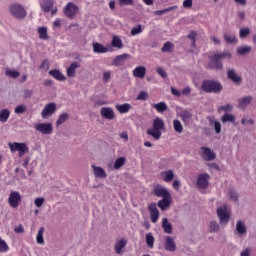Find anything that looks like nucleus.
<instances>
[{"mask_svg":"<svg viewBox=\"0 0 256 256\" xmlns=\"http://www.w3.org/2000/svg\"><path fill=\"white\" fill-rule=\"evenodd\" d=\"M10 116H11V111H9L8 109L1 110L0 111V122L7 123Z\"/></svg>","mask_w":256,"mask_h":256,"instance_id":"31","label":"nucleus"},{"mask_svg":"<svg viewBox=\"0 0 256 256\" xmlns=\"http://www.w3.org/2000/svg\"><path fill=\"white\" fill-rule=\"evenodd\" d=\"M252 50L251 46H240L237 48V54L244 56L249 55V52Z\"/></svg>","mask_w":256,"mask_h":256,"instance_id":"37","label":"nucleus"},{"mask_svg":"<svg viewBox=\"0 0 256 256\" xmlns=\"http://www.w3.org/2000/svg\"><path fill=\"white\" fill-rule=\"evenodd\" d=\"M173 49V43L166 42L164 43L163 47L161 48L162 53H169Z\"/></svg>","mask_w":256,"mask_h":256,"instance_id":"54","label":"nucleus"},{"mask_svg":"<svg viewBox=\"0 0 256 256\" xmlns=\"http://www.w3.org/2000/svg\"><path fill=\"white\" fill-rule=\"evenodd\" d=\"M55 5V1L53 0H43V2L40 4V7L44 13L51 12V9H53V6Z\"/></svg>","mask_w":256,"mask_h":256,"instance_id":"25","label":"nucleus"},{"mask_svg":"<svg viewBox=\"0 0 256 256\" xmlns=\"http://www.w3.org/2000/svg\"><path fill=\"white\" fill-rule=\"evenodd\" d=\"M100 115L101 117H104V119H108L109 121L115 119V112L113 111V108H109V107L101 108Z\"/></svg>","mask_w":256,"mask_h":256,"instance_id":"15","label":"nucleus"},{"mask_svg":"<svg viewBox=\"0 0 256 256\" xmlns=\"http://www.w3.org/2000/svg\"><path fill=\"white\" fill-rule=\"evenodd\" d=\"M34 129L42 135H51L53 133V124L52 123H37L34 126Z\"/></svg>","mask_w":256,"mask_h":256,"instance_id":"6","label":"nucleus"},{"mask_svg":"<svg viewBox=\"0 0 256 256\" xmlns=\"http://www.w3.org/2000/svg\"><path fill=\"white\" fill-rule=\"evenodd\" d=\"M112 47H116V49H123V40L119 36H114L112 38Z\"/></svg>","mask_w":256,"mask_h":256,"instance_id":"35","label":"nucleus"},{"mask_svg":"<svg viewBox=\"0 0 256 256\" xmlns=\"http://www.w3.org/2000/svg\"><path fill=\"white\" fill-rule=\"evenodd\" d=\"M162 228L168 235H171V233H173V225L171 224V222H169V219L167 218L162 219Z\"/></svg>","mask_w":256,"mask_h":256,"instance_id":"27","label":"nucleus"},{"mask_svg":"<svg viewBox=\"0 0 256 256\" xmlns=\"http://www.w3.org/2000/svg\"><path fill=\"white\" fill-rule=\"evenodd\" d=\"M10 14L15 19H25L27 17V10L21 4H12L10 6Z\"/></svg>","mask_w":256,"mask_h":256,"instance_id":"4","label":"nucleus"},{"mask_svg":"<svg viewBox=\"0 0 256 256\" xmlns=\"http://www.w3.org/2000/svg\"><path fill=\"white\" fill-rule=\"evenodd\" d=\"M148 210L150 211V219L153 223L159 220V209H157V204L151 203L148 206Z\"/></svg>","mask_w":256,"mask_h":256,"instance_id":"14","label":"nucleus"},{"mask_svg":"<svg viewBox=\"0 0 256 256\" xmlns=\"http://www.w3.org/2000/svg\"><path fill=\"white\" fill-rule=\"evenodd\" d=\"M171 206V196H167L158 201V207L161 211H167Z\"/></svg>","mask_w":256,"mask_h":256,"instance_id":"21","label":"nucleus"},{"mask_svg":"<svg viewBox=\"0 0 256 256\" xmlns=\"http://www.w3.org/2000/svg\"><path fill=\"white\" fill-rule=\"evenodd\" d=\"M251 35V29L249 28H241L239 32L240 39H245V37H249Z\"/></svg>","mask_w":256,"mask_h":256,"instance_id":"47","label":"nucleus"},{"mask_svg":"<svg viewBox=\"0 0 256 256\" xmlns=\"http://www.w3.org/2000/svg\"><path fill=\"white\" fill-rule=\"evenodd\" d=\"M126 161H127V159L125 157L117 158L114 162V169H121V167H123V165H125Z\"/></svg>","mask_w":256,"mask_h":256,"instance_id":"40","label":"nucleus"},{"mask_svg":"<svg viewBox=\"0 0 256 256\" xmlns=\"http://www.w3.org/2000/svg\"><path fill=\"white\" fill-rule=\"evenodd\" d=\"M10 151L15 152L18 151L20 157H23L25 153L29 152V147H27V144L25 143H18L15 142L13 144H9Z\"/></svg>","mask_w":256,"mask_h":256,"instance_id":"8","label":"nucleus"},{"mask_svg":"<svg viewBox=\"0 0 256 256\" xmlns=\"http://www.w3.org/2000/svg\"><path fill=\"white\" fill-rule=\"evenodd\" d=\"M116 109L117 111H119V113H129V109H131V104H118L116 105Z\"/></svg>","mask_w":256,"mask_h":256,"instance_id":"34","label":"nucleus"},{"mask_svg":"<svg viewBox=\"0 0 256 256\" xmlns=\"http://www.w3.org/2000/svg\"><path fill=\"white\" fill-rule=\"evenodd\" d=\"M127 247V240L121 238L114 245V251L117 255H123V250Z\"/></svg>","mask_w":256,"mask_h":256,"instance_id":"16","label":"nucleus"},{"mask_svg":"<svg viewBox=\"0 0 256 256\" xmlns=\"http://www.w3.org/2000/svg\"><path fill=\"white\" fill-rule=\"evenodd\" d=\"M92 169L94 171L95 177L98 179H107V172H105V169L95 165H92Z\"/></svg>","mask_w":256,"mask_h":256,"instance_id":"22","label":"nucleus"},{"mask_svg":"<svg viewBox=\"0 0 256 256\" xmlns=\"http://www.w3.org/2000/svg\"><path fill=\"white\" fill-rule=\"evenodd\" d=\"M34 203L36 207H43V204L45 203V198L38 197L34 200Z\"/></svg>","mask_w":256,"mask_h":256,"instance_id":"57","label":"nucleus"},{"mask_svg":"<svg viewBox=\"0 0 256 256\" xmlns=\"http://www.w3.org/2000/svg\"><path fill=\"white\" fill-rule=\"evenodd\" d=\"M177 9H179L178 6H171V7L165 8L163 10H157L154 13L156 15L161 16V15H165V13H171V11H177Z\"/></svg>","mask_w":256,"mask_h":256,"instance_id":"36","label":"nucleus"},{"mask_svg":"<svg viewBox=\"0 0 256 256\" xmlns=\"http://www.w3.org/2000/svg\"><path fill=\"white\" fill-rule=\"evenodd\" d=\"M8 203L10 207H13L14 209L19 207V203H21V194L16 191L11 192L8 198Z\"/></svg>","mask_w":256,"mask_h":256,"instance_id":"9","label":"nucleus"},{"mask_svg":"<svg viewBox=\"0 0 256 256\" xmlns=\"http://www.w3.org/2000/svg\"><path fill=\"white\" fill-rule=\"evenodd\" d=\"M240 256H251V250L249 248H246L240 253Z\"/></svg>","mask_w":256,"mask_h":256,"instance_id":"64","label":"nucleus"},{"mask_svg":"<svg viewBox=\"0 0 256 256\" xmlns=\"http://www.w3.org/2000/svg\"><path fill=\"white\" fill-rule=\"evenodd\" d=\"M217 216L220 219V223H225V206L217 208Z\"/></svg>","mask_w":256,"mask_h":256,"instance_id":"41","label":"nucleus"},{"mask_svg":"<svg viewBox=\"0 0 256 256\" xmlns=\"http://www.w3.org/2000/svg\"><path fill=\"white\" fill-rule=\"evenodd\" d=\"M231 215H232L231 207L226 206L225 207V222L226 223L231 220Z\"/></svg>","mask_w":256,"mask_h":256,"instance_id":"55","label":"nucleus"},{"mask_svg":"<svg viewBox=\"0 0 256 256\" xmlns=\"http://www.w3.org/2000/svg\"><path fill=\"white\" fill-rule=\"evenodd\" d=\"M209 123L212 125L215 129L216 133H221V123L219 121H216L214 117H209Z\"/></svg>","mask_w":256,"mask_h":256,"instance_id":"33","label":"nucleus"},{"mask_svg":"<svg viewBox=\"0 0 256 256\" xmlns=\"http://www.w3.org/2000/svg\"><path fill=\"white\" fill-rule=\"evenodd\" d=\"M45 233V227H41L38 230V234L36 236V242L38 245H45V239L43 238V234Z\"/></svg>","mask_w":256,"mask_h":256,"instance_id":"32","label":"nucleus"},{"mask_svg":"<svg viewBox=\"0 0 256 256\" xmlns=\"http://www.w3.org/2000/svg\"><path fill=\"white\" fill-rule=\"evenodd\" d=\"M57 110V104L55 103H49L47 104L43 110H42V119H47V117H51V115H53V113H55V111Z\"/></svg>","mask_w":256,"mask_h":256,"instance_id":"11","label":"nucleus"},{"mask_svg":"<svg viewBox=\"0 0 256 256\" xmlns=\"http://www.w3.org/2000/svg\"><path fill=\"white\" fill-rule=\"evenodd\" d=\"M202 89L205 93H221L223 91V85L215 80H205L202 83Z\"/></svg>","mask_w":256,"mask_h":256,"instance_id":"3","label":"nucleus"},{"mask_svg":"<svg viewBox=\"0 0 256 256\" xmlns=\"http://www.w3.org/2000/svg\"><path fill=\"white\" fill-rule=\"evenodd\" d=\"M49 75H51V77L56 79V81H66V79H67L65 77V75H63V73H61V71H59L57 69L50 70Z\"/></svg>","mask_w":256,"mask_h":256,"instance_id":"26","label":"nucleus"},{"mask_svg":"<svg viewBox=\"0 0 256 256\" xmlns=\"http://www.w3.org/2000/svg\"><path fill=\"white\" fill-rule=\"evenodd\" d=\"M147 97H149V94L145 91H141L139 95L137 96L138 101H147Z\"/></svg>","mask_w":256,"mask_h":256,"instance_id":"56","label":"nucleus"},{"mask_svg":"<svg viewBox=\"0 0 256 256\" xmlns=\"http://www.w3.org/2000/svg\"><path fill=\"white\" fill-rule=\"evenodd\" d=\"M225 39H226V41H227V43H237V37H235V36H226L225 37Z\"/></svg>","mask_w":256,"mask_h":256,"instance_id":"62","label":"nucleus"},{"mask_svg":"<svg viewBox=\"0 0 256 256\" xmlns=\"http://www.w3.org/2000/svg\"><path fill=\"white\" fill-rule=\"evenodd\" d=\"M253 102L252 96H246L238 100V107L239 109H245L246 107H249L251 103Z\"/></svg>","mask_w":256,"mask_h":256,"instance_id":"23","label":"nucleus"},{"mask_svg":"<svg viewBox=\"0 0 256 256\" xmlns=\"http://www.w3.org/2000/svg\"><path fill=\"white\" fill-rule=\"evenodd\" d=\"M39 37L43 40L49 39V36L47 35V27H40L38 29Z\"/></svg>","mask_w":256,"mask_h":256,"instance_id":"49","label":"nucleus"},{"mask_svg":"<svg viewBox=\"0 0 256 256\" xmlns=\"http://www.w3.org/2000/svg\"><path fill=\"white\" fill-rule=\"evenodd\" d=\"M227 197L229 201L235 203V205H239V192L235 188H229L227 191Z\"/></svg>","mask_w":256,"mask_h":256,"instance_id":"13","label":"nucleus"},{"mask_svg":"<svg viewBox=\"0 0 256 256\" xmlns=\"http://www.w3.org/2000/svg\"><path fill=\"white\" fill-rule=\"evenodd\" d=\"M183 7H185V9H191V7H193V0H184Z\"/></svg>","mask_w":256,"mask_h":256,"instance_id":"60","label":"nucleus"},{"mask_svg":"<svg viewBox=\"0 0 256 256\" xmlns=\"http://www.w3.org/2000/svg\"><path fill=\"white\" fill-rule=\"evenodd\" d=\"M164 249L166 251H170L171 253L177 251V245L175 244V240L173 239V237H171V236L166 237Z\"/></svg>","mask_w":256,"mask_h":256,"instance_id":"17","label":"nucleus"},{"mask_svg":"<svg viewBox=\"0 0 256 256\" xmlns=\"http://www.w3.org/2000/svg\"><path fill=\"white\" fill-rule=\"evenodd\" d=\"M208 59L209 61L205 65L206 69H210V71H221V69H223V59H225V52L209 54Z\"/></svg>","mask_w":256,"mask_h":256,"instance_id":"1","label":"nucleus"},{"mask_svg":"<svg viewBox=\"0 0 256 256\" xmlns=\"http://www.w3.org/2000/svg\"><path fill=\"white\" fill-rule=\"evenodd\" d=\"M109 79H111V72L110 71H106L103 73V81L105 83H109Z\"/></svg>","mask_w":256,"mask_h":256,"instance_id":"61","label":"nucleus"},{"mask_svg":"<svg viewBox=\"0 0 256 256\" xmlns=\"http://www.w3.org/2000/svg\"><path fill=\"white\" fill-rule=\"evenodd\" d=\"M141 33H143V27L141 26V24H139L137 27L132 28L130 32L132 37H135L136 35H141Z\"/></svg>","mask_w":256,"mask_h":256,"instance_id":"48","label":"nucleus"},{"mask_svg":"<svg viewBox=\"0 0 256 256\" xmlns=\"http://www.w3.org/2000/svg\"><path fill=\"white\" fill-rule=\"evenodd\" d=\"M187 39L192 40L191 45L192 47H195V41H197V33L195 31H190V33L187 35Z\"/></svg>","mask_w":256,"mask_h":256,"instance_id":"53","label":"nucleus"},{"mask_svg":"<svg viewBox=\"0 0 256 256\" xmlns=\"http://www.w3.org/2000/svg\"><path fill=\"white\" fill-rule=\"evenodd\" d=\"M79 69L78 62H73L68 68H67V77H75V70Z\"/></svg>","mask_w":256,"mask_h":256,"instance_id":"29","label":"nucleus"},{"mask_svg":"<svg viewBox=\"0 0 256 256\" xmlns=\"http://www.w3.org/2000/svg\"><path fill=\"white\" fill-rule=\"evenodd\" d=\"M180 117L182 119V121L184 123H187V121H189L192 117L191 115V112L187 111V110H183L181 113H180Z\"/></svg>","mask_w":256,"mask_h":256,"instance_id":"45","label":"nucleus"},{"mask_svg":"<svg viewBox=\"0 0 256 256\" xmlns=\"http://www.w3.org/2000/svg\"><path fill=\"white\" fill-rule=\"evenodd\" d=\"M210 233H218L219 232V224L216 221L210 222Z\"/></svg>","mask_w":256,"mask_h":256,"instance_id":"50","label":"nucleus"},{"mask_svg":"<svg viewBox=\"0 0 256 256\" xmlns=\"http://www.w3.org/2000/svg\"><path fill=\"white\" fill-rule=\"evenodd\" d=\"M79 13V7L73 2H69L64 8V15L68 19H75V16Z\"/></svg>","mask_w":256,"mask_h":256,"instance_id":"5","label":"nucleus"},{"mask_svg":"<svg viewBox=\"0 0 256 256\" xmlns=\"http://www.w3.org/2000/svg\"><path fill=\"white\" fill-rule=\"evenodd\" d=\"M165 129V122L161 118H156L153 120L152 129L147 130V134L156 140L161 139V131Z\"/></svg>","mask_w":256,"mask_h":256,"instance_id":"2","label":"nucleus"},{"mask_svg":"<svg viewBox=\"0 0 256 256\" xmlns=\"http://www.w3.org/2000/svg\"><path fill=\"white\" fill-rule=\"evenodd\" d=\"M227 77L236 85V87H239L243 83V77L237 73V71L233 68H229L227 71Z\"/></svg>","mask_w":256,"mask_h":256,"instance_id":"7","label":"nucleus"},{"mask_svg":"<svg viewBox=\"0 0 256 256\" xmlns=\"http://www.w3.org/2000/svg\"><path fill=\"white\" fill-rule=\"evenodd\" d=\"M146 244L149 249H153V245H155V237H153V234H146Z\"/></svg>","mask_w":256,"mask_h":256,"instance_id":"39","label":"nucleus"},{"mask_svg":"<svg viewBox=\"0 0 256 256\" xmlns=\"http://www.w3.org/2000/svg\"><path fill=\"white\" fill-rule=\"evenodd\" d=\"M173 127H174V131H176V133H183V124H181V121L174 120Z\"/></svg>","mask_w":256,"mask_h":256,"instance_id":"44","label":"nucleus"},{"mask_svg":"<svg viewBox=\"0 0 256 256\" xmlns=\"http://www.w3.org/2000/svg\"><path fill=\"white\" fill-rule=\"evenodd\" d=\"M67 119H69V114L67 113H62L57 121H56V127H59L60 125H63V123H65V121H67Z\"/></svg>","mask_w":256,"mask_h":256,"instance_id":"42","label":"nucleus"},{"mask_svg":"<svg viewBox=\"0 0 256 256\" xmlns=\"http://www.w3.org/2000/svg\"><path fill=\"white\" fill-rule=\"evenodd\" d=\"M121 7L133 5V0H118Z\"/></svg>","mask_w":256,"mask_h":256,"instance_id":"58","label":"nucleus"},{"mask_svg":"<svg viewBox=\"0 0 256 256\" xmlns=\"http://www.w3.org/2000/svg\"><path fill=\"white\" fill-rule=\"evenodd\" d=\"M153 107L158 111V113H165V111H167V103L165 102L153 104Z\"/></svg>","mask_w":256,"mask_h":256,"instance_id":"38","label":"nucleus"},{"mask_svg":"<svg viewBox=\"0 0 256 256\" xmlns=\"http://www.w3.org/2000/svg\"><path fill=\"white\" fill-rule=\"evenodd\" d=\"M154 195H156V197H162V199L165 197H171V193H169L167 188L163 186H156L154 188Z\"/></svg>","mask_w":256,"mask_h":256,"instance_id":"19","label":"nucleus"},{"mask_svg":"<svg viewBox=\"0 0 256 256\" xmlns=\"http://www.w3.org/2000/svg\"><path fill=\"white\" fill-rule=\"evenodd\" d=\"M126 59H129V54H121L114 59L113 63L116 67H119L122 63H125Z\"/></svg>","mask_w":256,"mask_h":256,"instance_id":"30","label":"nucleus"},{"mask_svg":"<svg viewBox=\"0 0 256 256\" xmlns=\"http://www.w3.org/2000/svg\"><path fill=\"white\" fill-rule=\"evenodd\" d=\"M33 95V90L25 89L24 90V99H30Z\"/></svg>","mask_w":256,"mask_h":256,"instance_id":"63","label":"nucleus"},{"mask_svg":"<svg viewBox=\"0 0 256 256\" xmlns=\"http://www.w3.org/2000/svg\"><path fill=\"white\" fill-rule=\"evenodd\" d=\"M209 179H211L209 174H199L196 182L198 189H207L209 187Z\"/></svg>","mask_w":256,"mask_h":256,"instance_id":"10","label":"nucleus"},{"mask_svg":"<svg viewBox=\"0 0 256 256\" xmlns=\"http://www.w3.org/2000/svg\"><path fill=\"white\" fill-rule=\"evenodd\" d=\"M236 232H237V235H239L240 237L247 235V225H245V222H243V220L237 221Z\"/></svg>","mask_w":256,"mask_h":256,"instance_id":"20","label":"nucleus"},{"mask_svg":"<svg viewBox=\"0 0 256 256\" xmlns=\"http://www.w3.org/2000/svg\"><path fill=\"white\" fill-rule=\"evenodd\" d=\"M25 111H27V106H25L23 104L18 105L14 109V113H16V115H21V114L25 113Z\"/></svg>","mask_w":256,"mask_h":256,"instance_id":"52","label":"nucleus"},{"mask_svg":"<svg viewBox=\"0 0 256 256\" xmlns=\"http://www.w3.org/2000/svg\"><path fill=\"white\" fill-rule=\"evenodd\" d=\"M235 115L230 113H225V123H232V125H237V122H235Z\"/></svg>","mask_w":256,"mask_h":256,"instance_id":"46","label":"nucleus"},{"mask_svg":"<svg viewBox=\"0 0 256 256\" xmlns=\"http://www.w3.org/2000/svg\"><path fill=\"white\" fill-rule=\"evenodd\" d=\"M147 73V68L144 66H138L133 70V76L138 77V79H145Z\"/></svg>","mask_w":256,"mask_h":256,"instance_id":"24","label":"nucleus"},{"mask_svg":"<svg viewBox=\"0 0 256 256\" xmlns=\"http://www.w3.org/2000/svg\"><path fill=\"white\" fill-rule=\"evenodd\" d=\"M92 47H93L94 53H98V54L109 53V51H111V46L105 47L103 44L97 43V42L93 43Z\"/></svg>","mask_w":256,"mask_h":256,"instance_id":"18","label":"nucleus"},{"mask_svg":"<svg viewBox=\"0 0 256 256\" xmlns=\"http://www.w3.org/2000/svg\"><path fill=\"white\" fill-rule=\"evenodd\" d=\"M162 175L163 181H165V183H171V181H173V179L175 178V173L173 172V170H167L163 172Z\"/></svg>","mask_w":256,"mask_h":256,"instance_id":"28","label":"nucleus"},{"mask_svg":"<svg viewBox=\"0 0 256 256\" xmlns=\"http://www.w3.org/2000/svg\"><path fill=\"white\" fill-rule=\"evenodd\" d=\"M5 75H6V77H10L11 79H17V77H19V75H21V73H19L16 70H9V69H7L5 71Z\"/></svg>","mask_w":256,"mask_h":256,"instance_id":"43","label":"nucleus"},{"mask_svg":"<svg viewBox=\"0 0 256 256\" xmlns=\"http://www.w3.org/2000/svg\"><path fill=\"white\" fill-rule=\"evenodd\" d=\"M201 151L202 159H204V161H215V157L217 156L215 155V152L211 150V148L201 147Z\"/></svg>","mask_w":256,"mask_h":256,"instance_id":"12","label":"nucleus"},{"mask_svg":"<svg viewBox=\"0 0 256 256\" xmlns=\"http://www.w3.org/2000/svg\"><path fill=\"white\" fill-rule=\"evenodd\" d=\"M7 251H9V245L0 237V253H7Z\"/></svg>","mask_w":256,"mask_h":256,"instance_id":"51","label":"nucleus"},{"mask_svg":"<svg viewBox=\"0 0 256 256\" xmlns=\"http://www.w3.org/2000/svg\"><path fill=\"white\" fill-rule=\"evenodd\" d=\"M156 71H157L158 75H160V77H162V79H166V77H167V72H165V70H163V68L158 67V68L156 69Z\"/></svg>","mask_w":256,"mask_h":256,"instance_id":"59","label":"nucleus"}]
</instances>
